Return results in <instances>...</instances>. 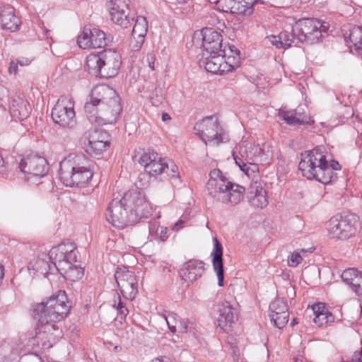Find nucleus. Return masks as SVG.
I'll return each mask as SVG.
<instances>
[{
    "label": "nucleus",
    "mask_w": 362,
    "mask_h": 362,
    "mask_svg": "<svg viewBox=\"0 0 362 362\" xmlns=\"http://www.w3.org/2000/svg\"><path fill=\"white\" fill-rule=\"evenodd\" d=\"M234 49H238L235 46H228V49L226 50V54L228 55H235Z\"/></svg>",
    "instance_id": "0e129e2a"
},
{
    "label": "nucleus",
    "mask_w": 362,
    "mask_h": 362,
    "mask_svg": "<svg viewBox=\"0 0 362 362\" xmlns=\"http://www.w3.org/2000/svg\"><path fill=\"white\" fill-rule=\"evenodd\" d=\"M55 124L65 128H73L76 124L74 104L71 98H59L52 110Z\"/></svg>",
    "instance_id": "9d476101"
},
{
    "label": "nucleus",
    "mask_w": 362,
    "mask_h": 362,
    "mask_svg": "<svg viewBox=\"0 0 362 362\" xmlns=\"http://www.w3.org/2000/svg\"><path fill=\"white\" fill-rule=\"evenodd\" d=\"M97 135H89L87 152L91 156H100L109 146L108 141H95Z\"/></svg>",
    "instance_id": "f704fd0d"
},
{
    "label": "nucleus",
    "mask_w": 362,
    "mask_h": 362,
    "mask_svg": "<svg viewBox=\"0 0 362 362\" xmlns=\"http://www.w3.org/2000/svg\"><path fill=\"white\" fill-rule=\"evenodd\" d=\"M333 319L332 315L326 310L324 313L316 314L313 320L314 322L319 326H323L328 323V322L332 321Z\"/></svg>",
    "instance_id": "49530a36"
},
{
    "label": "nucleus",
    "mask_w": 362,
    "mask_h": 362,
    "mask_svg": "<svg viewBox=\"0 0 362 362\" xmlns=\"http://www.w3.org/2000/svg\"><path fill=\"white\" fill-rule=\"evenodd\" d=\"M145 40V37L141 36H132V39L131 40V47L133 51H139Z\"/></svg>",
    "instance_id": "8fccbe9b"
},
{
    "label": "nucleus",
    "mask_w": 362,
    "mask_h": 362,
    "mask_svg": "<svg viewBox=\"0 0 362 362\" xmlns=\"http://www.w3.org/2000/svg\"><path fill=\"white\" fill-rule=\"evenodd\" d=\"M4 275V266L0 263V282L2 280Z\"/></svg>",
    "instance_id": "774afa93"
},
{
    "label": "nucleus",
    "mask_w": 362,
    "mask_h": 362,
    "mask_svg": "<svg viewBox=\"0 0 362 362\" xmlns=\"http://www.w3.org/2000/svg\"><path fill=\"white\" fill-rule=\"evenodd\" d=\"M112 306L117 310L118 315L122 319H124L129 313L126 303L122 300L117 293L114 296Z\"/></svg>",
    "instance_id": "c03bdc74"
},
{
    "label": "nucleus",
    "mask_w": 362,
    "mask_h": 362,
    "mask_svg": "<svg viewBox=\"0 0 362 362\" xmlns=\"http://www.w3.org/2000/svg\"><path fill=\"white\" fill-rule=\"evenodd\" d=\"M169 119H170V115L168 113H166V112H163V114H162V120L163 122H165V121H168Z\"/></svg>",
    "instance_id": "338daca9"
},
{
    "label": "nucleus",
    "mask_w": 362,
    "mask_h": 362,
    "mask_svg": "<svg viewBox=\"0 0 362 362\" xmlns=\"http://www.w3.org/2000/svg\"><path fill=\"white\" fill-rule=\"evenodd\" d=\"M226 56L223 53L204 55L202 54V59H200L201 66H204L205 69L211 73L216 74H223L225 69H223V58Z\"/></svg>",
    "instance_id": "393cba45"
},
{
    "label": "nucleus",
    "mask_w": 362,
    "mask_h": 362,
    "mask_svg": "<svg viewBox=\"0 0 362 362\" xmlns=\"http://www.w3.org/2000/svg\"><path fill=\"white\" fill-rule=\"evenodd\" d=\"M235 55H228L226 51L225 54L223 53L226 57L223 58V64L222 68L225 69V72H229L235 70L240 66V52L238 49H234Z\"/></svg>",
    "instance_id": "4c0bfd02"
},
{
    "label": "nucleus",
    "mask_w": 362,
    "mask_h": 362,
    "mask_svg": "<svg viewBox=\"0 0 362 362\" xmlns=\"http://www.w3.org/2000/svg\"><path fill=\"white\" fill-rule=\"evenodd\" d=\"M204 271L203 262L191 259L183 264L180 269V275L185 282H194L203 275Z\"/></svg>",
    "instance_id": "a211bd4d"
},
{
    "label": "nucleus",
    "mask_w": 362,
    "mask_h": 362,
    "mask_svg": "<svg viewBox=\"0 0 362 362\" xmlns=\"http://www.w3.org/2000/svg\"><path fill=\"white\" fill-rule=\"evenodd\" d=\"M233 182L230 181L219 169H214L209 173L206 189L209 196L221 203V198L227 193L228 187Z\"/></svg>",
    "instance_id": "4468645a"
},
{
    "label": "nucleus",
    "mask_w": 362,
    "mask_h": 362,
    "mask_svg": "<svg viewBox=\"0 0 362 362\" xmlns=\"http://www.w3.org/2000/svg\"><path fill=\"white\" fill-rule=\"evenodd\" d=\"M213 241L214 249L211 252L213 267L218 277V285L219 286H223L224 279V271L222 257L223 247L216 237L213 238Z\"/></svg>",
    "instance_id": "5701e85b"
},
{
    "label": "nucleus",
    "mask_w": 362,
    "mask_h": 362,
    "mask_svg": "<svg viewBox=\"0 0 362 362\" xmlns=\"http://www.w3.org/2000/svg\"><path fill=\"white\" fill-rule=\"evenodd\" d=\"M167 170L168 175L175 180V184H177L178 182H180L178 167L176 165L171 162L170 165H169V168Z\"/></svg>",
    "instance_id": "09e8293b"
},
{
    "label": "nucleus",
    "mask_w": 362,
    "mask_h": 362,
    "mask_svg": "<svg viewBox=\"0 0 362 362\" xmlns=\"http://www.w3.org/2000/svg\"><path fill=\"white\" fill-rule=\"evenodd\" d=\"M219 315L217 319L218 325L222 329L226 326H230L234 322L236 315L235 309L228 302H226L219 305Z\"/></svg>",
    "instance_id": "c756f323"
},
{
    "label": "nucleus",
    "mask_w": 362,
    "mask_h": 362,
    "mask_svg": "<svg viewBox=\"0 0 362 362\" xmlns=\"http://www.w3.org/2000/svg\"><path fill=\"white\" fill-rule=\"evenodd\" d=\"M78 251L71 244H59L49 252L48 257L55 271L64 270V267L78 262Z\"/></svg>",
    "instance_id": "9b49d317"
},
{
    "label": "nucleus",
    "mask_w": 362,
    "mask_h": 362,
    "mask_svg": "<svg viewBox=\"0 0 362 362\" xmlns=\"http://www.w3.org/2000/svg\"><path fill=\"white\" fill-rule=\"evenodd\" d=\"M115 278L123 297L134 300L138 293V281L134 272L126 268H119L115 273Z\"/></svg>",
    "instance_id": "f8f14e48"
},
{
    "label": "nucleus",
    "mask_w": 362,
    "mask_h": 362,
    "mask_svg": "<svg viewBox=\"0 0 362 362\" xmlns=\"http://www.w3.org/2000/svg\"><path fill=\"white\" fill-rule=\"evenodd\" d=\"M157 158H158V154L155 151L144 152L141 155L138 153L133 156V159L143 165L145 170L148 165L153 164Z\"/></svg>",
    "instance_id": "ea45409f"
},
{
    "label": "nucleus",
    "mask_w": 362,
    "mask_h": 362,
    "mask_svg": "<svg viewBox=\"0 0 362 362\" xmlns=\"http://www.w3.org/2000/svg\"><path fill=\"white\" fill-rule=\"evenodd\" d=\"M32 60V59L27 57H19L16 59V61L18 62V64L21 65V66L29 65Z\"/></svg>",
    "instance_id": "bf43d9fd"
},
{
    "label": "nucleus",
    "mask_w": 362,
    "mask_h": 362,
    "mask_svg": "<svg viewBox=\"0 0 362 362\" xmlns=\"http://www.w3.org/2000/svg\"><path fill=\"white\" fill-rule=\"evenodd\" d=\"M6 88L3 85L0 84V100L5 97L6 95Z\"/></svg>",
    "instance_id": "e2e57ef3"
},
{
    "label": "nucleus",
    "mask_w": 362,
    "mask_h": 362,
    "mask_svg": "<svg viewBox=\"0 0 362 362\" xmlns=\"http://www.w3.org/2000/svg\"><path fill=\"white\" fill-rule=\"evenodd\" d=\"M121 110L118 94L107 85L95 86L84 105V111L90 122L98 125L115 123Z\"/></svg>",
    "instance_id": "7ed1b4c3"
},
{
    "label": "nucleus",
    "mask_w": 362,
    "mask_h": 362,
    "mask_svg": "<svg viewBox=\"0 0 362 362\" xmlns=\"http://www.w3.org/2000/svg\"><path fill=\"white\" fill-rule=\"evenodd\" d=\"M168 168L169 164L167 163L166 159L162 158L158 156V158L156 159V161L153 164L148 165L145 171L151 175H156L161 174L165 169Z\"/></svg>",
    "instance_id": "58836bf2"
},
{
    "label": "nucleus",
    "mask_w": 362,
    "mask_h": 362,
    "mask_svg": "<svg viewBox=\"0 0 362 362\" xmlns=\"http://www.w3.org/2000/svg\"><path fill=\"white\" fill-rule=\"evenodd\" d=\"M302 261V257L299 252H294L288 259V265L291 267H296Z\"/></svg>",
    "instance_id": "3c124183"
},
{
    "label": "nucleus",
    "mask_w": 362,
    "mask_h": 362,
    "mask_svg": "<svg viewBox=\"0 0 362 362\" xmlns=\"http://www.w3.org/2000/svg\"><path fill=\"white\" fill-rule=\"evenodd\" d=\"M341 277L343 281L349 285L354 290L361 278H362V273L355 268H349L342 272Z\"/></svg>",
    "instance_id": "e433bc0d"
},
{
    "label": "nucleus",
    "mask_w": 362,
    "mask_h": 362,
    "mask_svg": "<svg viewBox=\"0 0 362 362\" xmlns=\"http://www.w3.org/2000/svg\"><path fill=\"white\" fill-rule=\"evenodd\" d=\"M281 314L283 317L281 322H279V325H286L288 321L289 313L287 302L282 298H276L269 305V314Z\"/></svg>",
    "instance_id": "2f4dec72"
},
{
    "label": "nucleus",
    "mask_w": 362,
    "mask_h": 362,
    "mask_svg": "<svg viewBox=\"0 0 362 362\" xmlns=\"http://www.w3.org/2000/svg\"><path fill=\"white\" fill-rule=\"evenodd\" d=\"M0 362H11V361L7 356L0 354Z\"/></svg>",
    "instance_id": "69168bd1"
},
{
    "label": "nucleus",
    "mask_w": 362,
    "mask_h": 362,
    "mask_svg": "<svg viewBox=\"0 0 362 362\" xmlns=\"http://www.w3.org/2000/svg\"><path fill=\"white\" fill-rule=\"evenodd\" d=\"M247 198L250 203L256 208H264L268 204L266 190L260 182L255 181L248 189Z\"/></svg>",
    "instance_id": "aec40b11"
},
{
    "label": "nucleus",
    "mask_w": 362,
    "mask_h": 362,
    "mask_svg": "<svg viewBox=\"0 0 362 362\" xmlns=\"http://www.w3.org/2000/svg\"><path fill=\"white\" fill-rule=\"evenodd\" d=\"M345 40L351 43L358 53L362 55V26H353L349 35L345 36Z\"/></svg>",
    "instance_id": "72a5a7b5"
},
{
    "label": "nucleus",
    "mask_w": 362,
    "mask_h": 362,
    "mask_svg": "<svg viewBox=\"0 0 362 362\" xmlns=\"http://www.w3.org/2000/svg\"><path fill=\"white\" fill-rule=\"evenodd\" d=\"M202 35L204 56L209 54H225L226 47L222 49V36L219 32L214 28H206L202 30Z\"/></svg>",
    "instance_id": "dca6fc26"
},
{
    "label": "nucleus",
    "mask_w": 362,
    "mask_h": 362,
    "mask_svg": "<svg viewBox=\"0 0 362 362\" xmlns=\"http://www.w3.org/2000/svg\"><path fill=\"white\" fill-rule=\"evenodd\" d=\"M91 29L85 28L78 36L77 43L81 49L91 48Z\"/></svg>",
    "instance_id": "37998d69"
},
{
    "label": "nucleus",
    "mask_w": 362,
    "mask_h": 362,
    "mask_svg": "<svg viewBox=\"0 0 362 362\" xmlns=\"http://www.w3.org/2000/svg\"><path fill=\"white\" fill-rule=\"evenodd\" d=\"M280 117L291 125L310 124V117L301 107L292 110H281Z\"/></svg>",
    "instance_id": "a878e982"
},
{
    "label": "nucleus",
    "mask_w": 362,
    "mask_h": 362,
    "mask_svg": "<svg viewBox=\"0 0 362 362\" xmlns=\"http://www.w3.org/2000/svg\"><path fill=\"white\" fill-rule=\"evenodd\" d=\"M64 291H59L49 298L33 307V315L37 321L35 341L44 349L51 348L62 337V329L56 324L69 313Z\"/></svg>",
    "instance_id": "f257e3e1"
},
{
    "label": "nucleus",
    "mask_w": 362,
    "mask_h": 362,
    "mask_svg": "<svg viewBox=\"0 0 362 362\" xmlns=\"http://www.w3.org/2000/svg\"><path fill=\"white\" fill-rule=\"evenodd\" d=\"M323 147L317 146L301 153L298 168L303 175L309 180H315L324 185L332 182V169L326 165V156Z\"/></svg>",
    "instance_id": "20e7f679"
},
{
    "label": "nucleus",
    "mask_w": 362,
    "mask_h": 362,
    "mask_svg": "<svg viewBox=\"0 0 362 362\" xmlns=\"http://www.w3.org/2000/svg\"><path fill=\"white\" fill-rule=\"evenodd\" d=\"M156 60L155 54L153 53H148L144 58V62H146L151 70H154V62Z\"/></svg>",
    "instance_id": "6e6d98bb"
},
{
    "label": "nucleus",
    "mask_w": 362,
    "mask_h": 362,
    "mask_svg": "<svg viewBox=\"0 0 362 362\" xmlns=\"http://www.w3.org/2000/svg\"><path fill=\"white\" fill-rule=\"evenodd\" d=\"M312 309L313 310L315 316L316 315V314L322 313L327 310V308H325V304L322 303L314 304L312 306Z\"/></svg>",
    "instance_id": "4d7b16f0"
},
{
    "label": "nucleus",
    "mask_w": 362,
    "mask_h": 362,
    "mask_svg": "<svg viewBox=\"0 0 362 362\" xmlns=\"http://www.w3.org/2000/svg\"><path fill=\"white\" fill-rule=\"evenodd\" d=\"M31 112V107L28 100L23 98H13L10 107L12 117L23 120L26 119Z\"/></svg>",
    "instance_id": "bb28decb"
},
{
    "label": "nucleus",
    "mask_w": 362,
    "mask_h": 362,
    "mask_svg": "<svg viewBox=\"0 0 362 362\" xmlns=\"http://www.w3.org/2000/svg\"><path fill=\"white\" fill-rule=\"evenodd\" d=\"M28 271L32 277H40V276L47 277L49 273H52L55 269L53 268V264H51L47 260V257L45 256L31 260L28 264Z\"/></svg>",
    "instance_id": "4be33fe9"
},
{
    "label": "nucleus",
    "mask_w": 362,
    "mask_h": 362,
    "mask_svg": "<svg viewBox=\"0 0 362 362\" xmlns=\"http://www.w3.org/2000/svg\"><path fill=\"white\" fill-rule=\"evenodd\" d=\"M19 168L25 174L27 181L35 184L38 180L47 175L49 167L44 157L37 154H30L21 160Z\"/></svg>",
    "instance_id": "1a4fd4ad"
},
{
    "label": "nucleus",
    "mask_w": 362,
    "mask_h": 362,
    "mask_svg": "<svg viewBox=\"0 0 362 362\" xmlns=\"http://www.w3.org/2000/svg\"><path fill=\"white\" fill-rule=\"evenodd\" d=\"M0 26L4 30L15 32L19 29L20 20L15 14L14 8L10 5L0 6Z\"/></svg>",
    "instance_id": "6ab92c4d"
},
{
    "label": "nucleus",
    "mask_w": 362,
    "mask_h": 362,
    "mask_svg": "<svg viewBox=\"0 0 362 362\" xmlns=\"http://www.w3.org/2000/svg\"><path fill=\"white\" fill-rule=\"evenodd\" d=\"M18 62L15 60H11L8 67V72L10 74H16L18 73Z\"/></svg>",
    "instance_id": "052dcab7"
},
{
    "label": "nucleus",
    "mask_w": 362,
    "mask_h": 362,
    "mask_svg": "<svg viewBox=\"0 0 362 362\" xmlns=\"http://www.w3.org/2000/svg\"><path fill=\"white\" fill-rule=\"evenodd\" d=\"M93 175V171L87 160L86 165H82L76 174L73 176V179L66 185L67 187H81L89 182Z\"/></svg>",
    "instance_id": "c85d7f7f"
},
{
    "label": "nucleus",
    "mask_w": 362,
    "mask_h": 362,
    "mask_svg": "<svg viewBox=\"0 0 362 362\" xmlns=\"http://www.w3.org/2000/svg\"><path fill=\"white\" fill-rule=\"evenodd\" d=\"M130 0H111L107 4L112 22L122 28L131 26L128 16Z\"/></svg>",
    "instance_id": "2eb2a0df"
},
{
    "label": "nucleus",
    "mask_w": 362,
    "mask_h": 362,
    "mask_svg": "<svg viewBox=\"0 0 362 362\" xmlns=\"http://www.w3.org/2000/svg\"><path fill=\"white\" fill-rule=\"evenodd\" d=\"M255 144L252 143L240 144L233 150L232 155L236 165H240L245 162H256V152L255 151Z\"/></svg>",
    "instance_id": "412c9836"
},
{
    "label": "nucleus",
    "mask_w": 362,
    "mask_h": 362,
    "mask_svg": "<svg viewBox=\"0 0 362 362\" xmlns=\"http://www.w3.org/2000/svg\"><path fill=\"white\" fill-rule=\"evenodd\" d=\"M358 217L355 214L337 215L328 222V235L331 238L346 240L357 230Z\"/></svg>",
    "instance_id": "0eeeda50"
},
{
    "label": "nucleus",
    "mask_w": 362,
    "mask_h": 362,
    "mask_svg": "<svg viewBox=\"0 0 362 362\" xmlns=\"http://www.w3.org/2000/svg\"><path fill=\"white\" fill-rule=\"evenodd\" d=\"M259 162H245L240 165H238L240 169L244 172L247 176H253L254 178L258 177L259 167L258 164Z\"/></svg>",
    "instance_id": "a18cd8bd"
},
{
    "label": "nucleus",
    "mask_w": 362,
    "mask_h": 362,
    "mask_svg": "<svg viewBox=\"0 0 362 362\" xmlns=\"http://www.w3.org/2000/svg\"><path fill=\"white\" fill-rule=\"evenodd\" d=\"M194 131L205 143L218 145L228 141V136L220 126L218 119L214 116L206 117L195 124Z\"/></svg>",
    "instance_id": "423d86ee"
},
{
    "label": "nucleus",
    "mask_w": 362,
    "mask_h": 362,
    "mask_svg": "<svg viewBox=\"0 0 362 362\" xmlns=\"http://www.w3.org/2000/svg\"><path fill=\"white\" fill-rule=\"evenodd\" d=\"M255 151L256 152V162L261 164L269 163L272 158V153L269 149V146L266 144L255 145Z\"/></svg>",
    "instance_id": "a19ab883"
},
{
    "label": "nucleus",
    "mask_w": 362,
    "mask_h": 362,
    "mask_svg": "<svg viewBox=\"0 0 362 362\" xmlns=\"http://www.w3.org/2000/svg\"><path fill=\"white\" fill-rule=\"evenodd\" d=\"M64 270L58 272L67 281L74 282L81 279L83 276V269L80 266L79 262H74L72 265L64 267Z\"/></svg>",
    "instance_id": "473e14b6"
},
{
    "label": "nucleus",
    "mask_w": 362,
    "mask_h": 362,
    "mask_svg": "<svg viewBox=\"0 0 362 362\" xmlns=\"http://www.w3.org/2000/svg\"><path fill=\"white\" fill-rule=\"evenodd\" d=\"M152 207L145 196L137 189L129 190L122 199L115 198L107 209V221L113 226L123 228L138 223L142 218H148Z\"/></svg>",
    "instance_id": "f03ea898"
},
{
    "label": "nucleus",
    "mask_w": 362,
    "mask_h": 362,
    "mask_svg": "<svg viewBox=\"0 0 362 362\" xmlns=\"http://www.w3.org/2000/svg\"><path fill=\"white\" fill-rule=\"evenodd\" d=\"M112 37L110 34L97 28L91 29V48H101L109 45L112 41Z\"/></svg>",
    "instance_id": "7c9ffc66"
},
{
    "label": "nucleus",
    "mask_w": 362,
    "mask_h": 362,
    "mask_svg": "<svg viewBox=\"0 0 362 362\" xmlns=\"http://www.w3.org/2000/svg\"><path fill=\"white\" fill-rule=\"evenodd\" d=\"M323 32H326V27L316 18L299 19L293 26V37L296 36V40L299 42H318L322 37Z\"/></svg>",
    "instance_id": "6e6552de"
},
{
    "label": "nucleus",
    "mask_w": 362,
    "mask_h": 362,
    "mask_svg": "<svg viewBox=\"0 0 362 362\" xmlns=\"http://www.w3.org/2000/svg\"><path fill=\"white\" fill-rule=\"evenodd\" d=\"M87 164V158L84 154L71 153L59 163V177L61 182L67 185L73 176L82 165Z\"/></svg>",
    "instance_id": "ddd939ff"
},
{
    "label": "nucleus",
    "mask_w": 362,
    "mask_h": 362,
    "mask_svg": "<svg viewBox=\"0 0 362 362\" xmlns=\"http://www.w3.org/2000/svg\"><path fill=\"white\" fill-rule=\"evenodd\" d=\"M227 193L221 198V203L227 205L234 206L239 204L244 198L245 188L235 182L229 185Z\"/></svg>",
    "instance_id": "cd10ccee"
},
{
    "label": "nucleus",
    "mask_w": 362,
    "mask_h": 362,
    "mask_svg": "<svg viewBox=\"0 0 362 362\" xmlns=\"http://www.w3.org/2000/svg\"><path fill=\"white\" fill-rule=\"evenodd\" d=\"M148 31V22L146 18L138 16L135 21L132 35L146 37Z\"/></svg>",
    "instance_id": "79ce46f5"
},
{
    "label": "nucleus",
    "mask_w": 362,
    "mask_h": 362,
    "mask_svg": "<svg viewBox=\"0 0 362 362\" xmlns=\"http://www.w3.org/2000/svg\"><path fill=\"white\" fill-rule=\"evenodd\" d=\"M148 230L149 235L156 240L165 242L168 238V228L160 226L156 221L149 223Z\"/></svg>",
    "instance_id": "c9c22d12"
},
{
    "label": "nucleus",
    "mask_w": 362,
    "mask_h": 362,
    "mask_svg": "<svg viewBox=\"0 0 362 362\" xmlns=\"http://www.w3.org/2000/svg\"><path fill=\"white\" fill-rule=\"evenodd\" d=\"M269 40L273 45H275L277 48H284V45L281 39L280 35L274 36L272 35L269 37Z\"/></svg>",
    "instance_id": "13d9d810"
},
{
    "label": "nucleus",
    "mask_w": 362,
    "mask_h": 362,
    "mask_svg": "<svg viewBox=\"0 0 362 362\" xmlns=\"http://www.w3.org/2000/svg\"><path fill=\"white\" fill-rule=\"evenodd\" d=\"M90 135H97L96 137H98V139H96L95 141H108V134L106 132L102 131V130H95Z\"/></svg>",
    "instance_id": "5fc2aeb1"
},
{
    "label": "nucleus",
    "mask_w": 362,
    "mask_h": 362,
    "mask_svg": "<svg viewBox=\"0 0 362 362\" xmlns=\"http://www.w3.org/2000/svg\"><path fill=\"white\" fill-rule=\"evenodd\" d=\"M279 35L284 45V48L291 47V44L294 42L295 40H296V36L293 37V30L291 33L285 31L281 33Z\"/></svg>",
    "instance_id": "de8ad7c7"
},
{
    "label": "nucleus",
    "mask_w": 362,
    "mask_h": 362,
    "mask_svg": "<svg viewBox=\"0 0 362 362\" xmlns=\"http://www.w3.org/2000/svg\"><path fill=\"white\" fill-rule=\"evenodd\" d=\"M269 317H270L271 322L273 323L274 326H275L276 327H277L279 329H282L286 326V325H279V322H281V319H282V317H283L282 315L277 314V313L269 314Z\"/></svg>",
    "instance_id": "864d4df0"
},
{
    "label": "nucleus",
    "mask_w": 362,
    "mask_h": 362,
    "mask_svg": "<svg viewBox=\"0 0 362 362\" xmlns=\"http://www.w3.org/2000/svg\"><path fill=\"white\" fill-rule=\"evenodd\" d=\"M169 329L173 332L187 333L192 332L194 324L187 320H183L176 313H170L165 317Z\"/></svg>",
    "instance_id": "b1692460"
},
{
    "label": "nucleus",
    "mask_w": 362,
    "mask_h": 362,
    "mask_svg": "<svg viewBox=\"0 0 362 362\" xmlns=\"http://www.w3.org/2000/svg\"><path fill=\"white\" fill-rule=\"evenodd\" d=\"M185 223V221H182V220H180L178 221L177 222H176L175 223V225L173 226V230H175L177 231H178L181 228H182V226Z\"/></svg>",
    "instance_id": "680f3d73"
},
{
    "label": "nucleus",
    "mask_w": 362,
    "mask_h": 362,
    "mask_svg": "<svg viewBox=\"0 0 362 362\" xmlns=\"http://www.w3.org/2000/svg\"><path fill=\"white\" fill-rule=\"evenodd\" d=\"M326 165L328 168L332 169V182H334L337 179V176L334 170H340L341 166L339 163L336 160H332L330 162V164L328 163V161L326 160Z\"/></svg>",
    "instance_id": "603ef678"
},
{
    "label": "nucleus",
    "mask_w": 362,
    "mask_h": 362,
    "mask_svg": "<svg viewBox=\"0 0 362 362\" xmlns=\"http://www.w3.org/2000/svg\"><path fill=\"white\" fill-rule=\"evenodd\" d=\"M257 0H217L218 9L226 13L249 16L253 13V5Z\"/></svg>",
    "instance_id": "f3484780"
},
{
    "label": "nucleus",
    "mask_w": 362,
    "mask_h": 362,
    "mask_svg": "<svg viewBox=\"0 0 362 362\" xmlns=\"http://www.w3.org/2000/svg\"><path fill=\"white\" fill-rule=\"evenodd\" d=\"M120 54L112 49H105L86 57L85 69L89 74L100 78H112L118 74L121 66Z\"/></svg>",
    "instance_id": "39448f33"
}]
</instances>
